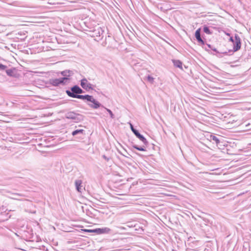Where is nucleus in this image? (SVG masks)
I'll list each match as a JSON object with an SVG mask.
<instances>
[{"label":"nucleus","instance_id":"1","mask_svg":"<svg viewBox=\"0 0 251 251\" xmlns=\"http://www.w3.org/2000/svg\"><path fill=\"white\" fill-rule=\"evenodd\" d=\"M103 32L104 31L101 27L96 26L93 29L89 31V35L90 36L94 37L95 40L99 41L102 39Z\"/></svg>","mask_w":251,"mask_h":251},{"label":"nucleus","instance_id":"2","mask_svg":"<svg viewBox=\"0 0 251 251\" xmlns=\"http://www.w3.org/2000/svg\"><path fill=\"white\" fill-rule=\"evenodd\" d=\"M67 95L71 98H77L84 100L85 95H77V85H75L71 88V90L66 91Z\"/></svg>","mask_w":251,"mask_h":251},{"label":"nucleus","instance_id":"3","mask_svg":"<svg viewBox=\"0 0 251 251\" xmlns=\"http://www.w3.org/2000/svg\"><path fill=\"white\" fill-rule=\"evenodd\" d=\"M84 100H87L88 101L92 102V104H88V105L93 109H97L101 106V104L96 100L92 96L86 95Z\"/></svg>","mask_w":251,"mask_h":251},{"label":"nucleus","instance_id":"4","mask_svg":"<svg viewBox=\"0 0 251 251\" xmlns=\"http://www.w3.org/2000/svg\"><path fill=\"white\" fill-rule=\"evenodd\" d=\"M50 142H43L42 143H39L37 145L36 150L40 152H47L48 149L51 148L53 145L49 144Z\"/></svg>","mask_w":251,"mask_h":251},{"label":"nucleus","instance_id":"5","mask_svg":"<svg viewBox=\"0 0 251 251\" xmlns=\"http://www.w3.org/2000/svg\"><path fill=\"white\" fill-rule=\"evenodd\" d=\"M69 78L67 77H61L53 79L50 80V83L55 86H58L60 84L64 85L67 83Z\"/></svg>","mask_w":251,"mask_h":251},{"label":"nucleus","instance_id":"6","mask_svg":"<svg viewBox=\"0 0 251 251\" xmlns=\"http://www.w3.org/2000/svg\"><path fill=\"white\" fill-rule=\"evenodd\" d=\"M66 118L68 119H72L75 122H78L81 120L82 115L74 112H69L66 114Z\"/></svg>","mask_w":251,"mask_h":251},{"label":"nucleus","instance_id":"7","mask_svg":"<svg viewBox=\"0 0 251 251\" xmlns=\"http://www.w3.org/2000/svg\"><path fill=\"white\" fill-rule=\"evenodd\" d=\"M230 40L233 43V49L234 51H237L241 48V43L239 37L236 36L234 39L230 38Z\"/></svg>","mask_w":251,"mask_h":251},{"label":"nucleus","instance_id":"8","mask_svg":"<svg viewBox=\"0 0 251 251\" xmlns=\"http://www.w3.org/2000/svg\"><path fill=\"white\" fill-rule=\"evenodd\" d=\"M81 86L86 91H89V90L93 89L92 87V85L89 83L86 78H83L81 80L80 82Z\"/></svg>","mask_w":251,"mask_h":251},{"label":"nucleus","instance_id":"9","mask_svg":"<svg viewBox=\"0 0 251 251\" xmlns=\"http://www.w3.org/2000/svg\"><path fill=\"white\" fill-rule=\"evenodd\" d=\"M111 231V229L107 227L96 228V233L98 234H108Z\"/></svg>","mask_w":251,"mask_h":251},{"label":"nucleus","instance_id":"10","mask_svg":"<svg viewBox=\"0 0 251 251\" xmlns=\"http://www.w3.org/2000/svg\"><path fill=\"white\" fill-rule=\"evenodd\" d=\"M82 181L80 179H77L75 180V186L76 190L80 193H81L82 191Z\"/></svg>","mask_w":251,"mask_h":251},{"label":"nucleus","instance_id":"11","mask_svg":"<svg viewBox=\"0 0 251 251\" xmlns=\"http://www.w3.org/2000/svg\"><path fill=\"white\" fill-rule=\"evenodd\" d=\"M195 37L197 41L201 45H203L204 44V41L202 40L201 37V29H198L195 32Z\"/></svg>","mask_w":251,"mask_h":251},{"label":"nucleus","instance_id":"12","mask_svg":"<svg viewBox=\"0 0 251 251\" xmlns=\"http://www.w3.org/2000/svg\"><path fill=\"white\" fill-rule=\"evenodd\" d=\"M61 74L64 76L63 77L69 78L70 76L73 75V73L70 70H65L61 72Z\"/></svg>","mask_w":251,"mask_h":251},{"label":"nucleus","instance_id":"13","mask_svg":"<svg viewBox=\"0 0 251 251\" xmlns=\"http://www.w3.org/2000/svg\"><path fill=\"white\" fill-rule=\"evenodd\" d=\"M174 65L177 68L182 69V63L179 60H173Z\"/></svg>","mask_w":251,"mask_h":251},{"label":"nucleus","instance_id":"14","mask_svg":"<svg viewBox=\"0 0 251 251\" xmlns=\"http://www.w3.org/2000/svg\"><path fill=\"white\" fill-rule=\"evenodd\" d=\"M137 225V223L136 221L126 222V226H128L130 228L135 227Z\"/></svg>","mask_w":251,"mask_h":251},{"label":"nucleus","instance_id":"15","mask_svg":"<svg viewBox=\"0 0 251 251\" xmlns=\"http://www.w3.org/2000/svg\"><path fill=\"white\" fill-rule=\"evenodd\" d=\"M224 142H215L216 146L220 150H223L224 149V147L227 146V144L223 145V143Z\"/></svg>","mask_w":251,"mask_h":251},{"label":"nucleus","instance_id":"16","mask_svg":"<svg viewBox=\"0 0 251 251\" xmlns=\"http://www.w3.org/2000/svg\"><path fill=\"white\" fill-rule=\"evenodd\" d=\"M116 227L118 229L117 232H122L123 231H124L125 229V228L124 226H122L120 225H118L116 226Z\"/></svg>","mask_w":251,"mask_h":251},{"label":"nucleus","instance_id":"17","mask_svg":"<svg viewBox=\"0 0 251 251\" xmlns=\"http://www.w3.org/2000/svg\"><path fill=\"white\" fill-rule=\"evenodd\" d=\"M102 157L107 162H110L111 161V158L109 156H106L105 154H103Z\"/></svg>","mask_w":251,"mask_h":251},{"label":"nucleus","instance_id":"18","mask_svg":"<svg viewBox=\"0 0 251 251\" xmlns=\"http://www.w3.org/2000/svg\"><path fill=\"white\" fill-rule=\"evenodd\" d=\"M6 73L8 75L11 76L13 75L14 71L12 69H8L6 70Z\"/></svg>","mask_w":251,"mask_h":251},{"label":"nucleus","instance_id":"19","mask_svg":"<svg viewBox=\"0 0 251 251\" xmlns=\"http://www.w3.org/2000/svg\"><path fill=\"white\" fill-rule=\"evenodd\" d=\"M83 131V129H76V130H74L73 132H72V135H75L78 133H82Z\"/></svg>","mask_w":251,"mask_h":251},{"label":"nucleus","instance_id":"20","mask_svg":"<svg viewBox=\"0 0 251 251\" xmlns=\"http://www.w3.org/2000/svg\"><path fill=\"white\" fill-rule=\"evenodd\" d=\"M83 231L86 232H90V233H96V228L93 229H84L82 230Z\"/></svg>","mask_w":251,"mask_h":251},{"label":"nucleus","instance_id":"21","mask_svg":"<svg viewBox=\"0 0 251 251\" xmlns=\"http://www.w3.org/2000/svg\"><path fill=\"white\" fill-rule=\"evenodd\" d=\"M203 31L208 34H210L211 33V32L210 31L207 26H204Z\"/></svg>","mask_w":251,"mask_h":251},{"label":"nucleus","instance_id":"22","mask_svg":"<svg viewBox=\"0 0 251 251\" xmlns=\"http://www.w3.org/2000/svg\"><path fill=\"white\" fill-rule=\"evenodd\" d=\"M147 80L151 83H153L154 81V78L150 75L148 76Z\"/></svg>","mask_w":251,"mask_h":251},{"label":"nucleus","instance_id":"23","mask_svg":"<svg viewBox=\"0 0 251 251\" xmlns=\"http://www.w3.org/2000/svg\"><path fill=\"white\" fill-rule=\"evenodd\" d=\"M134 134L137 136V137L139 138L140 140H143L144 139V138L141 135H140L138 131L136 132V133Z\"/></svg>","mask_w":251,"mask_h":251},{"label":"nucleus","instance_id":"24","mask_svg":"<svg viewBox=\"0 0 251 251\" xmlns=\"http://www.w3.org/2000/svg\"><path fill=\"white\" fill-rule=\"evenodd\" d=\"M84 93L83 90L77 85V95Z\"/></svg>","mask_w":251,"mask_h":251},{"label":"nucleus","instance_id":"25","mask_svg":"<svg viewBox=\"0 0 251 251\" xmlns=\"http://www.w3.org/2000/svg\"><path fill=\"white\" fill-rule=\"evenodd\" d=\"M106 109L107 111L109 113L111 118H114V115H113L112 112L111 111V110H110V109H107V108H106Z\"/></svg>","mask_w":251,"mask_h":251},{"label":"nucleus","instance_id":"26","mask_svg":"<svg viewBox=\"0 0 251 251\" xmlns=\"http://www.w3.org/2000/svg\"><path fill=\"white\" fill-rule=\"evenodd\" d=\"M134 148L139 151H145L144 147H138L137 146H134Z\"/></svg>","mask_w":251,"mask_h":251},{"label":"nucleus","instance_id":"27","mask_svg":"<svg viewBox=\"0 0 251 251\" xmlns=\"http://www.w3.org/2000/svg\"><path fill=\"white\" fill-rule=\"evenodd\" d=\"M6 66L5 65H3L1 64H0V70H4L6 68Z\"/></svg>","mask_w":251,"mask_h":251},{"label":"nucleus","instance_id":"28","mask_svg":"<svg viewBox=\"0 0 251 251\" xmlns=\"http://www.w3.org/2000/svg\"><path fill=\"white\" fill-rule=\"evenodd\" d=\"M129 124L132 131L134 132V133H135L137 131L133 128V126L131 124Z\"/></svg>","mask_w":251,"mask_h":251},{"label":"nucleus","instance_id":"29","mask_svg":"<svg viewBox=\"0 0 251 251\" xmlns=\"http://www.w3.org/2000/svg\"><path fill=\"white\" fill-rule=\"evenodd\" d=\"M0 148H1L2 149H5L6 148V147L5 146H3V145H0Z\"/></svg>","mask_w":251,"mask_h":251},{"label":"nucleus","instance_id":"30","mask_svg":"<svg viewBox=\"0 0 251 251\" xmlns=\"http://www.w3.org/2000/svg\"><path fill=\"white\" fill-rule=\"evenodd\" d=\"M212 139H213V140L216 141H217V139H216V137H215V136H214V137H213V138H212Z\"/></svg>","mask_w":251,"mask_h":251},{"label":"nucleus","instance_id":"31","mask_svg":"<svg viewBox=\"0 0 251 251\" xmlns=\"http://www.w3.org/2000/svg\"><path fill=\"white\" fill-rule=\"evenodd\" d=\"M15 195H19V196H21V195L19 194H15Z\"/></svg>","mask_w":251,"mask_h":251},{"label":"nucleus","instance_id":"32","mask_svg":"<svg viewBox=\"0 0 251 251\" xmlns=\"http://www.w3.org/2000/svg\"><path fill=\"white\" fill-rule=\"evenodd\" d=\"M128 250H129V249L126 248V251H128Z\"/></svg>","mask_w":251,"mask_h":251}]
</instances>
